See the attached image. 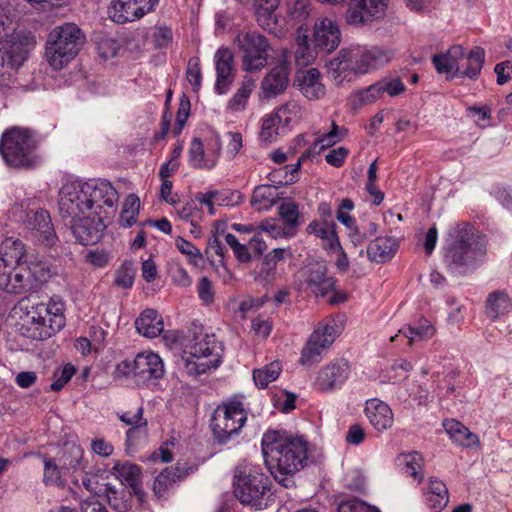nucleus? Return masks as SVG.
<instances>
[{
    "label": "nucleus",
    "instance_id": "1",
    "mask_svg": "<svg viewBox=\"0 0 512 512\" xmlns=\"http://www.w3.org/2000/svg\"><path fill=\"white\" fill-rule=\"evenodd\" d=\"M119 194L107 180L70 182L59 191L58 209L68 219L73 235L82 245L100 241L109 218L118 203Z\"/></svg>",
    "mask_w": 512,
    "mask_h": 512
},
{
    "label": "nucleus",
    "instance_id": "2",
    "mask_svg": "<svg viewBox=\"0 0 512 512\" xmlns=\"http://www.w3.org/2000/svg\"><path fill=\"white\" fill-rule=\"evenodd\" d=\"M262 452L266 466L279 483L288 487L285 478L304 468L307 461V442L302 437L283 436L268 431L262 438Z\"/></svg>",
    "mask_w": 512,
    "mask_h": 512
},
{
    "label": "nucleus",
    "instance_id": "3",
    "mask_svg": "<svg viewBox=\"0 0 512 512\" xmlns=\"http://www.w3.org/2000/svg\"><path fill=\"white\" fill-rule=\"evenodd\" d=\"M484 254L480 236L470 223L462 222L450 229L443 258L451 273L466 274Z\"/></svg>",
    "mask_w": 512,
    "mask_h": 512
},
{
    "label": "nucleus",
    "instance_id": "4",
    "mask_svg": "<svg viewBox=\"0 0 512 512\" xmlns=\"http://www.w3.org/2000/svg\"><path fill=\"white\" fill-rule=\"evenodd\" d=\"M222 351L215 334H208L202 326L194 325L186 336L181 357L186 373L195 377L218 367Z\"/></svg>",
    "mask_w": 512,
    "mask_h": 512
},
{
    "label": "nucleus",
    "instance_id": "5",
    "mask_svg": "<svg viewBox=\"0 0 512 512\" xmlns=\"http://www.w3.org/2000/svg\"><path fill=\"white\" fill-rule=\"evenodd\" d=\"M22 321V329L27 337L33 340L50 338L65 325L64 304L51 299L49 303L27 306Z\"/></svg>",
    "mask_w": 512,
    "mask_h": 512
},
{
    "label": "nucleus",
    "instance_id": "6",
    "mask_svg": "<svg viewBox=\"0 0 512 512\" xmlns=\"http://www.w3.org/2000/svg\"><path fill=\"white\" fill-rule=\"evenodd\" d=\"M85 43V36L74 23L56 26L48 35L45 56L54 70L72 61Z\"/></svg>",
    "mask_w": 512,
    "mask_h": 512
},
{
    "label": "nucleus",
    "instance_id": "7",
    "mask_svg": "<svg viewBox=\"0 0 512 512\" xmlns=\"http://www.w3.org/2000/svg\"><path fill=\"white\" fill-rule=\"evenodd\" d=\"M0 154L13 168H32L38 162L36 142L31 131L24 128L13 127L2 134Z\"/></svg>",
    "mask_w": 512,
    "mask_h": 512
},
{
    "label": "nucleus",
    "instance_id": "8",
    "mask_svg": "<svg viewBox=\"0 0 512 512\" xmlns=\"http://www.w3.org/2000/svg\"><path fill=\"white\" fill-rule=\"evenodd\" d=\"M234 44L241 52L244 71H260L267 65L271 45L262 34L252 30L239 31Z\"/></svg>",
    "mask_w": 512,
    "mask_h": 512
},
{
    "label": "nucleus",
    "instance_id": "9",
    "mask_svg": "<svg viewBox=\"0 0 512 512\" xmlns=\"http://www.w3.org/2000/svg\"><path fill=\"white\" fill-rule=\"evenodd\" d=\"M246 419L241 402L219 405L211 418V429L217 442L226 444L233 436L238 435Z\"/></svg>",
    "mask_w": 512,
    "mask_h": 512
},
{
    "label": "nucleus",
    "instance_id": "10",
    "mask_svg": "<svg viewBox=\"0 0 512 512\" xmlns=\"http://www.w3.org/2000/svg\"><path fill=\"white\" fill-rule=\"evenodd\" d=\"M269 489L268 477L248 466H238L234 473V494L241 503L258 506Z\"/></svg>",
    "mask_w": 512,
    "mask_h": 512
},
{
    "label": "nucleus",
    "instance_id": "11",
    "mask_svg": "<svg viewBox=\"0 0 512 512\" xmlns=\"http://www.w3.org/2000/svg\"><path fill=\"white\" fill-rule=\"evenodd\" d=\"M50 270L46 262L35 258L26 259L25 263L16 265L6 292L21 294L36 288L46 281Z\"/></svg>",
    "mask_w": 512,
    "mask_h": 512
},
{
    "label": "nucleus",
    "instance_id": "12",
    "mask_svg": "<svg viewBox=\"0 0 512 512\" xmlns=\"http://www.w3.org/2000/svg\"><path fill=\"white\" fill-rule=\"evenodd\" d=\"M116 370L120 375L136 377L142 382L160 379L165 373L162 359L153 352L139 353L132 360L125 359Z\"/></svg>",
    "mask_w": 512,
    "mask_h": 512
},
{
    "label": "nucleus",
    "instance_id": "13",
    "mask_svg": "<svg viewBox=\"0 0 512 512\" xmlns=\"http://www.w3.org/2000/svg\"><path fill=\"white\" fill-rule=\"evenodd\" d=\"M322 4L336 6L343 4L346 0H317ZM384 9V0H349L345 13V21L354 27L370 25L381 17Z\"/></svg>",
    "mask_w": 512,
    "mask_h": 512
},
{
    "label": "nucleus",
    "instance_id": "14",
    "mask_svg": "<svg viewBox=\"0 0 512 512\" xmlns=\"http://www.w3.org/2000/svg\"><path fill=\"white\" fill-rule=\"evenodd\" d=\"M35 45V38L26 33H15L0 41V68L6 65L12 69H18L26 61Z\"/></svg>",
    "mask_w": 512,
    "mask_h": 512
},
{
    "label": "nucleus",
    "instance_id": "15",
    "mask_svg": "<svg viewBox=\"0 0 512 512\" xmlns=\"http://www.w3.org/2000/svg\"><path fill=\"white\" fill-rule=\"evenodd\" d=\"M159 0H115L108 9L110 19L118 24L133 22L152 12Z\"/></svg>",
    "mask_w": 512,
    "mask_h": 512
},
{
    "label": "nucleus",
    "instance_id": "16",
    "mask_svg": "<svg viewBox=\"0 0 512 512\" xmlns=\"http://www.w3.org/2000/svg\"><path fill=\"white\" fill-rule=\"evenodd\" d=\"M289 58L283 51L278 63L264 76L260 84V97L270 99L282 94L289 85Z\"/></svg>",
    "mask_w": 512,
    "mask_h": 512
},
{
    "label": "nucleus",
    "instance_id": "17",
    "mask_svg": "<svg viewBox=\"0 0 512 512\" xmlns=\"http://www.w3.org/2000/svg\"><path fill=\"white\" fill-rule=\"evenodd\" d=\"M24 225L46 246L51 247L56 244L57 236L48 211L39 209L27 212Z\"/></svg>",
    "mask_w": 512,
    "mask_h": 512
},
{
    "label": "nucleus",
    "instance_id": "18",
    "mask_svg": "<svg viewBox=\"0 0 512 512\" xmlns=\"http://www.w3.org/2000/svg\"><path fill=\"white\" fill-rule=\"evenodd\" d=\"M327 272L324 261H314L307 266L305 283L316 297H324L335 288L336 280L327 276Z\"/></svg>",
    "mask_w": 512,
    "mask_h": 512
},
{
    "label": "nucleus",
    "instance_id": "19",
    "mask_svg": "<svg viewBox=\"0 0 512 512\" xmlns=\"http://www.w3.org/2000/svg\"><path fill=\"white\" fill-rule=\"evenodd\" d=\"M340 41V29L332 19L325 17L315 22L313 42L317 49L332 52L339 46Z\"/></svg>",
    "mask_w": 512,
    "mask_h": 512
},
{
    "label": "nucleus",
    "instance_id": "20",
    "mask_svg": "<svg viewBox=\"0 0 512 512\" xmlns=\"http://www.w3.org/2000/svg\"><path fill=\"white\" fill-rule=\"evenodd\" d=\"M348 373L349 366L347 362L331 363L319 371L315 385L320 391L333 390L345 382Z\"/></svg>",
    "mask_w": 512,
    "mask_h": 512
},
{
    "label": "nucleus",
    "instance_id": "21",
    "mask_svg": "<svg viewBox=\"0 0 512 512\" xmlns=\"http://www.w3.org/2000/svg\"><path fill=\"white\" fill-rule=\"evenodd\" d=\"M464 59V48L461 45H454L446 53L435 54L432 63L440 74H446L447 79L458 77L461 62Z\"/></svg>",
    "mask_w": 512,
    "mask_h": 512
},
{
    "label": "nucleus",
    "instance_id": "22",
    "mask_svg": "<svg viewBox=\"0 0 512 512\" xmlns=\"http://www.w3.org/2000/svg\"><path fill=\"white\" fill-rule=\"evenodd\" d=\"M357 55L358 48H344L329 62L328 69L335 81L341 83L350 74H357Z\"/></svg>",
    "mask_w": 512,
    "mask_h": 512
},
{
    "label": "nucleus",
    "instance_id": "23",
    "mask_svg": "<svg viewBox=\"0 0 512 512\" xmlns=\"http://www.w3.org/2000/svg\"><path fill=\"white\" fill-rule=\"evenodd\" d=\"M112 473L121 481L122 487L128 486L139 501H143L144 492L141 488V468L128 461L117 462Z\"/></svg>",
    "mask_w": 512,
    "mask_h": 512
},
{
    "label": "nucleus",
    "instance_id": "24",
    "mask_svg": "<svg viewBox=\"0 0 512 512\" xmlns=\"http://www.w3.org/2000/svg\"><path fill=\"white\" fill-rule=\"evenodd\" d=\"M217 80L215 89L219 94L228 91L233 81V64L234 57L230 49L220 48L215 53Z\"/></svg>",
    "mask_w": 512,
    "mask_h": 512
},
{
    "label": "nucleus",
    "instance_id": "25",
    "mask_svg": "<svg viewBox=\"0 0 512 512\" xmlns=\"http://www.w3.org/2000/svg\"><path fill=\"white\" fill-rule=\"evenodd\" d=\"M295 85L309 100L320 99L325 94V87L320 80V72L316 68L298 71L295 76Z\"/></svg>",
    "mask_w": 512,
    "mask_h": 512
},
{
    "label": "nucleus",
    "instance_id": "26",
    "mask_svg": "<svg viewBox=\"0 0 512 512\" xmlns=\"http://www.w3.org/2000/svg\"><path fill=\"white\" fill-rule=\"evenodd\" d=\"M396 466L405 474L412 477L418 484L424 479V458L418 451L404 452L395 458Z\"/></svg>",
    "mask_w": 512,
    "mask_h": 512
},
{
    "label": "nucleus",
    "instance_id": "27",
    "mask_svg": "<svg viewBox=\"0 0 512 512\" xmlns=\"http://www.w3.org/2000/svg\"><path fill=\"white\" fill-rule=\"evenodd\" d=\"M26 250L25 244L18 238L8 237L0 243V259L5 262L20 265L26 259H35Z\"/></svg>",
    "mask_w": 512,
    "mask_h": 512
},
{
    "label": "nucleus",
    "instance_id": "28",
    "mask_svg": "<svg viewBox=\"0 0 512 512\" xmlns=\"http://www.w3.org/2000/svg\"><path fill=\"white\" fill-rule=\"evenodd\" d=\"M308 29L299 25L296 30V50L294 53L295 64L299 67H307L312 64L316 58L317 48L309 45Z\"/></svg>",
    "mask_w": 512,
    "mask_h": 512
},
{
    "label": "nucleus",
    "instance_id": "29",
    "mask_svg": "<svg viewBox=\"0 0 512 512\" xmlns=\"http://www.w3.org/2000/svg\"><path fill=\"white\" fill-rule=\"evenodd\" d=\"M135 328L142 336L155 338L163 332L164 325L156 310L146 309L135 320Z\"/></svg>",
    "mask_w": 512,
    "mask_h": 512
},
{
    "label": "nucleus",
    "instance_id": "30",
    "mask_svg": "<svg viewBox=\"0 0 512 512\" xmlns=\"http://www.w3.org/2000/svg\"><path fill=\"white\" fill-rule=\"evenodd\" d=\"M443 426L449 437L455 443L469 448L479 446L480 440L478 436L459 421L448 419L443 422Z\"/></svg>",
    "mask_w": 512,
    "mask_h": 512
},
{
    "label": "nucleus",
    "instance_id": "31",
    "mask_svg": "<svg viewBox=\"0 0 512 512\" xmlns=\"http://www.w3.org/2000/svg\"><path fill=\"white\" fill-rule=\"evenodd\" d=\"M485 62V51L481 47L472 48L469 53L464 52V59L458 72V77H467L475 80L480 75Z\"/></svg>",
    "mask_w": 512,
    "mask_h": 512
},
{
    "label": "nucleus",
    "instance_id": "32",
    "mask_svg": "<svg viewBox=\"0 0 512 512\" xmlns=\"http://www.w3.org/2000/svg\"><path fill=\"white\" fill-rule=\"evenodd\" d=\"M512 308V302L508 294L504 291H494L487 297L485 304V314L492 321L507 314Z\"/></svg>",
    "mask_w": 512,
    "mask_h": 512
},
{
    "label": "nucleus",
    "instance_id": "33",
    "mask_svg": "<svg viewBox=\"0 0 512 512\" xmlns=\"http://www.w3.org/2000/svg\"><path fill=\"white\" fill-rule=\"evenodd\" d=\"M307 232L324 240L327 248L331 250L341 249L340 241L335 230V223H319L313 221L307 226Z\"/></svg>",
    "mask_w": 512,
    "mask_h": 512
},
{
    "label": "nucleus",
    "instance_id": "34",
    "mask_svg": "<svg viewBox=\"0 0 512 512\" xmlns=\"http://www.w3.org/2000/svg\"><path fill=\"white\" fill-rule=\"evenodd\" d=\"M107 501L112 509L117 512H127L131 507L132 491L126 487L117 489L115 486L107 483L105 485Z\"/></svg>",
    "mask_w": 512,
    "mask_h": 512
},
{
    "label": "nucleus",
    "instance_id": "35",
    "mask_svg": "<svg viewBox=\"0 0 512 512\" xmlns=\"http://www.w3.org/2000/svg\"><path fill=\"white\" fill-rule=\"evenodd\" d=\"M328 347L327 344L318 340V334H311L308 342L302 349L299 363L307 367L318 363L321 359L322 352Z\"/></svg>",
    "mask_w": 512,
    "mask_h": 512
},
{
    "label": "nucleus",
    "instance_id": "36",
    "mask_svg": "<svg viewBox=\"0 0 512 512\" xmlns=\"http://www.w3.org/2000/svg\"><path fill=\"white\" fill-rule=\"evenodd\" d=\"M342 325L334 318H325L318 323L312 334H318V340L330 346L340 335Z\"/></svg>",
    "mask_w": 512,
    "mask_h": 512
},
{
    "label": "nucleus",
    "instance_id": "37",
    "mask_svg": "<svg viewBox=\"0 0 512 512\" xmlns=\"http://www.w3.org/2000/svg\"><path fill=\"white\" fill-rule=\"evenodd\" d=\"M140 210V199L135 194H129L123 203L119 217V224L123 228H129L136 223Z\"/></svg>",
    "mask_w": 512,
    "mask_h": 512
},
{
    "label": "nucleus",
    "instance_id": "38",
    "mask_svg": "<svg viewBox=\"0 0 512 512\" xmlns=\"http://www.w3.org/2000/svg\"><path fill=\"white\" fill-rule=\"evenodd\" d=\"M383 56V51L379 47H373L369 50L361 51L358 49L356 73L365 74L375 69Z\"/></svg>",
    "mask_w": 512,
    "mask_h": 512
},
{
    "label": "nucleus",
    "instance_id": "39",
    "mask_svg": "<svg viewBox=\"0 0 512 512\" xmlns=\"http://www.w3.org/2000/svg\"><path fill=\"white\" fill-rule=\"evenodd\" d=\"M282 371V364L273 361L262 368L253 371V380L257 387L264 389L269 383L275 381Z\"/></svg>",
    "mask_w": 512,
    "mask_h": 512
},
{
    "label": "nucleus",
    "instance_id": "40",
    "mask_svg": "<svg viewBox=\"0 0 512 512\" xmlns=\"http://www.w3.org/2000/svg\"><path fill=\"white\" fill-rule=\"evenodd\" d=\"M83 450L76 444H67L60 459L61 469L77 472L83 469Z\"/></svg>",
    "mask_w": 512,
    "mask_h": 512
},
{
    "label": "nucleus",
    "instance_id": "41",
    "mask_svg": "<svg viewBox=\"0 0 512 512\" xmlns=\"http://www.w3.org/2000/svg\"><path fill=\"white\" fill-rule=\"evenodd\" d=\"M255 88V80L251 77H245L240 88L229 100L227 109L232 112H238L245 108L247 100Z\"/></svg>",
    "mask_w": 512,
    "mask_h": 512
},
{
    "label": "nucleus",
    "instance_id": "42",
    "mask_svg": "<svg viewBox=\"0 0 512 512\" xmlns=\"http://www.w3.org/2000/svg\"><path fill=\"white\" fill-rule=\"evenodd\" d=\"M400 332L403 333L410 342H413L430 339L435 334V328L427 319L422 318L414 325H410L406 330H401Z\"/></svg>",
    "mask_w": 512,
    "mask_h": 512
},
{
    "label": "nucleus",
    "instance_id": "43",
    "mask_svg": "<svg viewBox=\"0 0 512 512\" xmlns=\"http://www.w3.org/2000/svg\"><path fill=\"white\" fill-rule=\"evenodd\" d=\"M365 413L371 425L381 432L384 429V403L376 398L367 400Z\"/></svg>",
    "mask_w": 512,
    "mask_h": 512
},
{
    "label": "nucleus",
    "instance_id": "44",
    "mask_svg": "<svg viewBox=\"0 0 512 512\" xmlns=\"http://www.w3.org/2000/svg\"><path fill=\"white\" fill-rule=\"evenodd\" d=\"M278 213L280 215V218L285 223V225L290 230H293V232L300 225L299 207L298 204L295 203L294 201H285L281 203L278 207Z\"/></svg>",
    "mask_w": 512,
    "mask_h": 512
},
{
    "label": "nucleus",
    "instance_id": "45",
    "mask_svg": "<svg viewBox=\"0 0 512 512\" xmlns=\"http://www.w3.org/2000/svg\"><path fill=\"white\" fill-rule=\"evenodd\" d=\"M179 467L166 468L164 469L154 480L153 483V491L158 496H162L164 492L174 483L176 480L183 477V475L178 472Z\"/></svg>",
    "mask_w": 512,
    "mask_h": 512
},
{
    "label": "nucleus",
    "instance_id": "46",
    "mask_svg": "<svg viewBox=\"0 0 512 512\" xmlns=\"http://www.w3.org/2000/svg\"><path fill=\"white\" fill-rule=\"evenodd\" d=\"M281 122L282 121L275 113L266 116L262 121V127L259 134L260 140L264 143L273 142L278 135V126Z\"/></svg>",
    "mask_w": 512,
    "mask_h": 512
},
{
    "label": "nucleus",
    "instance_id": "47",
    "mask_svg": "<svg viewBox=\"0 0 512 512\" xmlns=\"http://www.w3.org/2000/svg\"><path fill=\"white\" fill-rule=\"evenodd\" d=\"M377 162L378 158L370 164L367 172V182L365 185V189L372 197V203L375 205H379L383 201V194L377 189L375 185L378 170Z\"/></svg>",
    "mask_w": 512,
    "mask_h": 512
},
{
    "label": "nucleus",
    "instance_id": "48",
    "mask_svg": "<svg viewBox=\"0 0 512 512\" xmlns=\"http://www.w3.org/2000/svg\"><path fill=\"white\" fill-rule=\"evenodd\" d=\"M277 198L276 186L270 184L258 185L252 194V204H274Z\"/></svg>",
    "mask_w": 512,
    "mask_h": 512
},
{
    "label": "nucleus",
    "instance_id": "49",
    "mask_svg": "<svg viewBox=\"0 0 512 512\" xmlns=\"http://www.w3.org/2000/svg\"><path fill=\"white\" fill-rule=\"evenodd\" d=\"M189 155H190V163L195 167V168H212L214 167L215 165V162L212 161L211 163H207L204 159V147H203V144L202 142L198 139V138H195L193 139L192 143H191V147H190V150H189Z\"/></svg>",
    "mask_w": 512,
    "mask_h": 512
},
{
    "label": "nucleus",
    "instance_id": "50",
    "mask_svg": "<svg viewBox=\"0 0 512 512\" xmlns=\"http://www.w3.org/2000/svg\"><path fill=\"white\" fill-rule=\"evenodd\" d=\"M276 10H268L267 8H256L255 15L259 26L269 33H276L277 17Z\"/></svg>",
    "mask_w": 512,
    "mask_h": 512
},
{
    "label": "nucleus",
    "instance_id": "51",
    "mask_svg": "<svg viewBox=\"0 0 512 512\" xmlns=\"http://www.w3.org/2000/svg\"><path fill=\"white\" fill-rule=\"evenodd\" d=\"M285 254L286 249L284 248H275L269 252L264 258L260 274H265L266 277L271 276L278 262L284 260Z\"/></svg>",
    "mask_w": 512,
    "mask_h": 512
},
{
    "label": "nucleus",
    "instance_id": "52",
    "mask_svg": "<svg viewBox=\"0 0 512 512\" xmlns=\"http://www.w3.org/2000/svg\"><path fill=\"white\" fill-rule=\"evenodd\" d=\"M175 245L182 254L189 258L190 263L198 265L202 261V253L191 242L179 236L175 240Z\"/></svg>",
    "mask_w": 512,
    "mask_h": 512
},
{
    "label": "nucleus",
    "instance_id": "53",
    "mask_svg": "<svg viewBox=\"0 0 512 512\" xmlns=\"http://www.w3.org/2000/svg\"><path fill=\"white\" fill-rule=\"evenodd\" d=\"M75 372L76 369L71 364H66L63 368L56 370L53 375L54 381L50 389L56 392L60 391L70 381Z\"/></svg>",
    "mask_w": 512,
    "mask_h": 512
},
{
    "label": "nucleus",
    "instance_id": "54",
    "mask_svg": "<svg viewBox=\"0 0 512 512\" xmlns=\"http://www.w3.org/2000/svg\"><path fill=\"white\" fill-rule=\"evenodd\" d=\"M44 481L46 484L63 486L61 470L54 459H44Z\"/></svg>",
    "mask_w": 512,
    "mask_h": 512
},
{
    "label": "nucleus",
    "instance_id": "55",
    "mask_svg": "<svg viewBox=\"0 0 512 512\" xmlns=\"http://www.w3.org/2000/svg\"><path fill=\"white\" fill-rule=\"evenodd\" d=\"M134 276L132 266L125 263L116 271L114 284L123 289L131 288L134 283Z\"/></svg>",
    "mask_w": 512,
    "mask_h": 512
},
{
    "label": "nucleus",
    "instance_id": "56",
    "mask_svg": "<svg viewBox=\"0 0 512 512\" xmlns=\"http://www.w3.org/2000/svg\"><path fill=\"white\" fill-rule=\"evenodd\" d=\"M275 114L284 124H288L293 119L299 118L301 116V107L297 102L289 101L278 108Z\"/></svg>",
    "mask_w": 512,
    "mask_h": 512
},
{
    "label": "nucleus",
    "instance_id": "57",
    "mask_svg": "<svg viewBox=\"0 0 512 512\" xmlns=\"http://www.w3.org/2000/svg\"><path fill=\"white\" fill-rule=\"evenodd\" d=\"M343 135L340 133L339 127L333 122L332 130L324 134L314 143V149L318 147V152L333 146L335 143L342 139Z\"/></svg>",
    "mask_w": 512,
    "mask_h": 512
},
{
    "label": "nucleus",
    "instance_id": "58",
    "mask_svg": "<svg viewBox=\"0 0 512 512\" xmlns=\"http://www.w3.org/2000/svg\"><path fill=\"white\" fill-rule=\"evenodd\" d=\"M225 241L233 250V253L238 261L247 263L251 260V255L248 251V248L245 245L239 243L235 235L231 233L226 234Z\"/></svg>",
    "mask_w": 512,
    "mask_h": 512
},
{
    "label": "nucleus",
    "instance_id": "59",
    "mask_svg": "<svg viewBox=\"0 0 512 512\" xmlns=\"http://www.w3.org/2000/svg\"><path fill=\"white\" fill-rule=\"evenodd\" d=\"M338 512H380L378 509L367 505L358 499L342 501L338 506Z\"/></svg>",
    "mask_w": 512,
    "mask_h": 512
},
{
    "label": "nucleus",
    "instance_id": "60",
    "mask_svg": "<svg viewBox=\"0 0 512 512\" xmlns=\"http://www.w3.org/2000/svg\"><path fill=\"white\" fill-rule=\"evenodd\" d=\"M411 369L412 365L410 362L404 359H400L392 365L390 369L389 380L393 382L403 381L408 377V373Z\"/></svg>",
    "mask_w": 512,
    "mask_h": 512
},
{
    "label": "nucleus",
    "instance_id": "61",
    "mask_svg": "<svg viewBox=\"0 0 512 512\" xmlns=\"http://www.w3.org/2000/svg\"><path fill=\"white\" fill-rule=\"evenodd\" d=\"M187 80L193 86L194 91H197L201 86L202 73L198 58H192L188 62L186 71Z\"/></svg>",
    "mask_w": 512,
    "mask_h": 512
},
{
    "label": "nucleus",
    "instance_id": "62",
    "mask_svg": "<svg viewBox=\"0 0 512 512\" xmlns=\"http://www.w3.org/2000/svg\"><path fill=\"white\" fill-rule=\"evenodd\" d=\"M367 255L370 261L382 263L384 261V240L378 237L371 241L367 247Z\"/></svg>",
    "mask_w": 512,
    "mask_h": 512
},
{
    "label": "nucleus",
    "instance_id": "63",
    "mask_svg": "<svg viewBox=\"0 0 512 512\" xmlns=\"http://www.w3.org/2000/svg\"><path fill=\"white\" fill-rule=\"evenodd\" d=\"M425 500H426V504H427V507L432 511V512H441L447 505H448V502H449V495H434V494H429V493H425Z\"/></svg>",
    "mask_w": 512,
    "mask_h": 512
},
{
    "label": "nucleus",
    "instance_id": "64",
    "mask_svg": "<svg viewBox=\"0 0 512 512\" xmlns=\"http://www.w3.org/2000/svg\"><path fill=\"white\" fill-rule=\"evenodd\" d=\"M228 143L226 145V155L233 159L241 150L242 144V135L239 132H229L227 134Z\"/></svg>",
    "mask_w": 512,
    "mask_h": 512
}]
</instances>
